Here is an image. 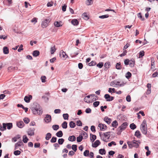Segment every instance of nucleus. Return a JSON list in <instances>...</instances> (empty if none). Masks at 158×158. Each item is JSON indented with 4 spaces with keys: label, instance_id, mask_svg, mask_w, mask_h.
<instances>
[{
    "label": "nucleus",
    "instance_id": "nucleus-7",
    "mask_svg": "<svg viewBox=\"0 0 158 158\" xmlns=\"http://www.w3.org/2000/svg\"><path fill=\"white\" fill-rule=\"evenodd\" d=\"M60 57L65 59L68 57V55L66 54L65 52L63 50H61L60 53Z\"/></svg>",
    "mask_w": 158,
    "mask_h": 158
},
{
    "label": "nucleus",
    "instance_id": "nucleus-63",
    "mask_svg": "<svg viewBox=\"0 0 158 158\" xmlns=\"http://www.w3.org/2000/svg\"><path fill=\"white\" fill-rule=\"evenodd\" d=\"M103 65V63L102 62L99 63L97 65V66L99 68H101L102 67Z\"/></svg>",
    "mask_w": 158,
    "mask_h": 158
},
{
    "label": "nucleus",
    "instance_id": "nucleus-35",
    "mask_svg": "<svg viewBox=\"0 0 158 158\" xmlns=\"http://www.w3.org/2000/svg\"><path fill=\"white\" fill-rule=\"evenodd\" d=\"M135 135L137 138H139L141 135L140 131H136L135 133Z\"/></svg>",
    "mask_w": 158,
    "mask_h": 158
},
{
    "label": "nucleus",
    "instance_id": "nucleus-32",
    "mask_svg": "<svg viewBox=\"0 0 158 158\" xmlns=\"http://www.w3.org/2000/svg\"><path fill=\"white\" fill-rule=\"evenodd\" d=\"M28 140L27 137L26 135H24L23 136V141L24 143H27Z\"/></svg>",
    "mask_w": 158,
    "mask_h": 158
},
{
    "label": "nucleus",
    "instance_id": "nucleus-52",
    "mask_svg": "<svg viewBox=\"0 0 158 158\" xmlns=\"http://www.w3.org/2000/svg\"><path fill=\"white\" fill-rule=\"evenodd\" d=\"M130 62V60L128 59H126L124 60V63L125 65H127L129 64V63Z\"/></svg>",
    "mask_w": 158,
    "mask_h": 158
},
{
    "label": "nucleus",
    "instance_id": "nucleus-12",
    "mask_svg": "<svg viewBox=\"0 0 158 158\" xmlns=\"http://www.w3.org/2000/svg\"><path fill=\"white\" fill-rule=\"evenodd\" d=\"M24 123L22 121H20L16 122V125L19 128H22L24 126Z\"/></svg>",
    "mask_w": 158,
    "mask_h": 158
},
{
    "label": "nucleus",
    "instance_id": "nucleus-15",
    "mask_svg": "<svg viewBox=\"0 0 158 158\" xmlns=\"http://www.w3.org/2000/svg\"><path fill=\"white\" fill-rule=\"evenodd\" d=\"M62 22L61 21H60V22L56 21L54 23V25L56 27H59L62 26Z\"/></svg>",
    "mask_w": 158,
    "mask_h": 158
},
{
    "label": "nucleus",
    "instance_id": "nucleus-18",
    "mask_svg": "<svg viewBox=\"0 0 158 158\" xmlns=\"http://www.w3.org/2000/svg\"><path fill=\"white\" fill-rule=\"evenodd\" d=\"M71 23L73 25H77L79 24V22L77 19H73L71 22Z\"/></svg>",
    "mask_w": 158,
    "mask_h": 158
},
{
    "label": "nucleus",
    "instance_id": "nucleus-45",
    "mask_svg": "<svg viewBox=\"0 0 158 158\" xmlns=\"http://www.w3.org/2000/svg\"><path fill=\"white\" fill-rule=\"evenodd\" d=\"M77 145L75 144H73L72 145L71 148L72 150L74 152H76L77 150Z\"/></svg>",
    "mask_w": 158,
    "mask_h": 158
},
{
    "label": "nucleus",
    "instance_id": "nucleus-14",
    "mask_svg": "<svg viewBox=\"0 0 158 158\" xmlns=\"http://www.w3.org/2000/svg\"><path fill=\"white\" fill-rule=\"evenodd\" d=\"M35 130L34 128L29 129L27 132L28 135L31 136L34 135Z\"/></svg>",
    "mask_w": 158,
    "mask_h": 158
},
{
    "label": "nucleus",
    "instance_id": "nucleus-51",
    "mask_svg": "<svg viewBox=\"0 0 158 158\" xmlns=\"http://www.w3.org/2000/svg\"><path fill=\"white\" fill-rule=\"evenodd\" d=\"M99 101H96L93 103V105L94 107H96L99 105Z\"/></svg>",
    "mask_w": 158,
    "mask_h": 158
},
{
    "label": "nucleus",
    "instance_id": "nucleus-29",
    "mask_svg": "<svg viewBox=\"0 0 158 158\" xmlns=\"http://www.w3.org/2000/svg\"><path fill=\"white\" fill-rule=\"evenodd\" d=\"M51 137L52 134L50 133H48L46 134L45 139L47 140H48L51 138Z\"/></svg>",
    "mask_w": 158,
    "mask_h": 158
},
{
    "label": "nucleus",
    "instance_id": "nucleus-62",
    "mask_svg": "<svg viewBox=\"0 0 158 158\" xmlns=\"http://www.w3.org/2000/svg\"><path fill=\"white\" fill-rule=\"evenodd\" d=\"M108 92L109 93H111L112 92L113 93H115V89L114 88H109L108 90Z\"/></svg>",
    "mask_w": 158,
    "mask_h": 158
},
{
    "label": "nucleus",
    "instance_id": "nucleus-64",
    "mask_svg": "<svg viewBox=\"0 0 158 158\" xmlns=\"http://www.w3.org/2000/svg\"><path fill=\"white\" fill-rule=\"evenodd\" d=\"M41 81L42 82L44 83L45 82V79H46V77L45 76H42L41 77Z\"/></svg>",
    "mask_w": 158,
    "mask_h": 158
},
{
    "label": "nucleus",
    "instance_id": "nucleus-55",
    "mask_svg": "<svg viewBox=\"0 0 158 158\" xmlns=\"http://www.w3.org/2000/svg\"><path fill=\"white\" fill-rule=\"evenodd\" d=\"M139 57L141 58L143 56H144V52L143 51H140L139 53Z\"/></svg>",
    "mask_w": 158,
    "mask_h": 158
},
{
    "label": "nucleus",
    "instance_id": "nucleus-61",
    "mask_svg": "<svg viewBox=\"0 0 158 158\" xmlns=\"http://www.w3.org/2000/svg\"><path fill=\"white\" fill-rule=\"evenodd\" d=\"M42 98L44 99L45 102H47L48 101L49 98L46 96H44L42 97Z\"/></svg>",
    "mask_w": 158,
    "mask_h": 158
},
{
    "label": "nucleus",
    "instance_id": "nucleus-50",
    "mask_svg": "<svg viewBox=\"0 0 158 158\" xmlns=\"http://www.w3.org/2000/svg\"><path fill=\"white\" fill-rule=\"evenodd\" d=\"M89 154V151L88 150H85L84 152V155L85 156H87Z\"/></svg>",
    "mask_w": 158,
    "mask_h": 158
},
{
    "label": "nucleus",
    "instance_id": "nucleus-20",
    "mask_svg": "<svg viewBox=\"0 0 158 158\" xmlns=\"http://www.w3.org/2000/svg\"><path fill=\"white\" fill-rule=\"evenodd\" d=\"M90 139L92 142H93L96 139V135H93L92 134H90Z\"/></svg>",
    "mask_w": 158,
    "mask_h": 158
},
{
    "label": "nucleus",
    "instance_id": "nucleus-34",
    "mask_svg": "<svg viewBox=\"0 0 158 158\" xmlns=\"http://www.w3.org/2000/svg\"><path fill=\"white\" fill-rule=\"evenodd\" d=\"M69 125L70 127L71 128H73L76 126L75 123L73 121L70 122Z\"/></svg>",
    "mask_w": 158,
    "mask_h": 158
},
{
    "label": "nucleus",
    "instance_id": "nucleus-8",
    "mask_svg": "<svg viewBox=\"0 0 158 158\" xmlns=\"http://www.w3.org/2000/svg\"><path fill=\"white\" fill-rule=\"evenodd\" d=\"M45 121L47 123H48L51 122V116L48 114H47L46 115V117L44 119Z\"/></svg>",
    "mask_w": 158,
    "mask_h": 158
},
{
    "label": "nucleus",
    "instance_id": "nucleus-22",
    "mask_svg": "<svg viewBox=\"0 0 158 158\" xmlns=\"http://www.w3.org/2000/svg\"><path fill=\"white\" fill-rule=\"evenodd\" d=\"M104 120L107 124H110V123L111 119L107 117H105L104 119Z\"/></svg>",
    "mask_w": 158,
    "mask_h": 158
},
{
    "label": "nucleus",
    "instance_id": "nucleus-16",
    "mask_svg": "<svg viewBox=\"0 0 158 158\" xmlns=\"http://www.w3.org/2000/svg\"><path fill=\"white\" fill-rule=\"evenodd\" d=\"M23 143L21 140L18 141L17 143H16L15 144V149H17L18 146H21L22 145H23Z\"/></svg>",
    "mask_w": 158,
    "mask_h": 158
},
{
    "label": "nucleus",
    "instance_id": "nucleus-1",
    "mask_svg": "<svg viewBox=\"0 0 158 158\" xmlns=\"http://www.w3.org/2000/svg\"><path fill=\"white\" fill-rule=\"evenodd\" d=\"M31 110L33 113L35 114L40 115L43 113L41 107L39 104L37 103H36L34 107L31 108Z\"/></svg>",
    "mask_w": 158,
    "mask_h": 158
},
{
    "label": "nucleus",
    "instance_id": "nucleus-33",
    "mask_svg": "<svg viewBox=\"0 0 158 158\" xmlns=\"http://www.w3.org/2000/svg\"><path fill=\"white\" fill-rule=\"evenodd\" d=\"M61 125L63 128L64 129H66L67 127V123L66 121H64L62 124Z\"/></svg>",
    "mask_w": 158,
    "mask_h": 158
},
{
    "label": "nucleus",
    "instance_id": "nucleus-21",
    "mask_svg": "<svg viewBox=\"0 0 158 158\" xmlns=\"http://www.w3.org/2000/svg\"><path fill=\"white\" fill-rule=\"evenodd\" d=\"M40 53L38 50H35L33 52L32 55L33 56L35 57H36L39 56Z\"/></svg>",
    "mask_w": 158,
    "mask_h": 158
},
{
    "label": "nucleus",
    "instance_id": "nucleus-26",
    "mask_svg": "<svg viewBox=\"0 0 158 158\" xmlns=\"http://www.w3.org/2000/svg\"><path fill=\"white\" fill-rule=\"evenodd\" d=\"M56 135L58 137H61L62 136L63 134L62 131H60L56 133Z\"/></svg>",
    "mask_w": 158,
    "mask_h": 158
},
{
    "label": "nucleus",
    "instance_id": "nucleus-17",
    "mask_svg": "<svg viewBox=\"0 0 158 158\" xmlns=\"http://www.w3.org/2000/svg\"><path fill=\"white\" fill-rule=\"evenodd\" d=\"M6 128L7 127V129L8 130L10 129L13 127V125L12 123H5Z\"/></svg>",
    "mask_w": 158,
    "mask_h": 158
},
{
    "label": "nucleus",
    "instance_id": "nucleus-58",
    "mask_svg": "<svg viewBox=\"0 0 158 158\" xmlns=\"http://www.w3.org/2000/svg\"><path fill=\"white\" fill-rule=\"evenodd\" d=\"M21 153V152L19 150H16L14 151V154L16 156L19 155Z\"/></svg>",
    "mask_w": 158,
    "mask_h": 158
},
{
    "label": "nucleus",
    "instance_id": "nucleus-46",
    "mask_svg": "<svg viewBox=\"0 0 158 158\" xmlns=\"http://www.w3.org/2000/svg\"><path fill=\"white\" fill-rule=\"evenodd\" d=\"M63 116L64 120H68V119L69 115L68 114H63Z\"/></svg>",
    "mask_w": 158,
    "mask_h": 158
},
{
    "label": "nucleus",
    "instance_id": "nucleus-30",
    "mask_svg": "<svg viewBox=\"0 0 158 158\" xmlns=\"http://www.w3.org/2000/svg\"><path fill=\"white\" fill-rule=\"evenodd\" d=\"M116 68L117 69L120 70L122 69L121 63L119 62L116 64Z\"/></svg>",
    "mask_w": 158,
    "mask_h": 158
},
{
    "label": "nucleus",
    "instance_id": "nucleus-25",
    "mask_svg": "<svg viewBox=\"0 0 158 158\" xmlns=\"http://www.w3.org/2000/svg\"><path fill=\"white\" fill-rule=\"evenodd\" d=\"M17 106L18 107H20L21 108H23V109L25 111V112H27V111H28V108H27V107H24L23 105H22V104H18L17 105Z\"/></svg>",
    "mask_w": 158,
    "mask_h": 158
},
{
    "label": "nucleus",
    "instance_id": "nucleus-40",
    "mask_svg": "<svg viewBox=\"0 0 158 158\" xmlns=\"http://www.w3.org/2000/svg\"><path fill=\"white\" fill-rule=\"evenodd\" d=\"M64 141V140L63 139H59L58 140V143L60 145H62L63 144Z\"/></svg>",
    "mask_w": 158,
    "mask_h": 158
},
{
    "label": "nucleus",
    "instance_id": "nucleus-53",
    "mask_svg": "<svg viewBox=\"0 0 158 158\" xmlns=\"http://www.w3.org/2000/svg\"><path fill=\"white\" fill-rule=\"evenodd\" d=\"M138 16L143 21L144 20V18L142 16L141 13H139L138 14Z\"/></svg>",
    "mask_w": 158,
    "mask_h": 158
},
{
    "label": "nucleus",
    "instance_id": "nucleus-48",
    "mask_svg": "<svg viewBox=\"0 0 158 158\" xmlns=\"http://www.w3.org/2000/svg\"><path fill=\"white\" fill-rule=\"evenodd\" d=\"M57 138L56 137H52L51 139L50 142L52 143H55L56 142Z\"/></svg>",
    "mask_w": 158,
    "mask_h": 158
},
{
    "label": "nucleus",
    "instance_id": "nucleus-36",
    "mask_svg": "<svg viewBox=\"0 0 158 158\" xmlns=\"http://www.w3.org/2000/svg\"><path fill=\"white\" fill-rule=\"evenodd\" d=\"M99 153L101 155L105 154L106 151L104 149H100L99 150Z\"/></svg>",
    "mask_w": 158,
    "mask_h": 158
},
{
    "label": "nucleus",
    "instance_id": "nucleus-56",
    "mask_svg": "<svg viewBox=\"0 0 158 158\" xmlns=\"http://www.w3.org/2000/svg\"><path fill=\"white\" fill-rule=\"evenodd\" d=\"M140 126L147 127L146 121L145 120L143 121Z\"/></svg>",
    "mask_w": 158,
    "mask_h": 158
},
{
    "label": "nucleus",
    "instance_id": "nucleus-59",
    "mask_svg": "<svg viewBox=\"0 0 158 158\" xmlns=\"http://www.w3.org/2000/svg\"><path fill=\"white\" fill-rule=\"evenodd\" d=\"M126 101L128 102H130L131 101V96L130 95H128L126 97Z\"/></svg>",
    "mask_w": 158,
    "mask_h": 158
},
{
    "label": "nucleus",
    "instance_id": "nucleus-3",
    "mask_svg": "<svg viewBox=\"0 0 158 158\" xmlns=\"http://www.w3.org/2000/svg\"><path fill=\"white\" fill-rule=\"evenodd\" d=\"M112 133V132L109 131L104 133V137L105 138H107V139H105L104 137H102V140L104 142H107L108 141L107 139L108 140L109 139Z\"/></svg>",
    "mask_w": 158,
    "mask_h": 158
},
{
    "label": "nucleus",
    "instance_id": "nucleus-23",
    "mask_svg": "<svg viewBox=\"0 0 158 158\" xmlns=\"http://www.w3.org/2000/svg\"><path fill=\"white\" fill-rule=\"evenodd\" d=\"M76 137L74 135L69 136L68 138V140L70 141L73 142L75 140Z\"/></svg>",
    "mask_w": 158,
    "mask_h": 158
},
{
    "label": "nucleus",
    "instance_id": "nucleus-27",
    "mask_svg": "<svg viewBox=\"0 0 158 158\" xmlns=\"http://www.w3.org/2000/svg\"><path fill=\"white\" fill-rule=\"evenodd\" d=\"M3 53L4 54H7L9 53V50L6 47H4L3 48Z\"/></svg>",
    "mask_w": 158,
    "mask_h": 158
},
{
    "label": "nucleus",
    "instance_id": "nucleus-47",
    "mask_svg": "<svg viewBox=\"0 0 158 158\" xmlns=\"http://www.w3.org/2000/svg\"><path fill=\"white\" fill-rule=\"evenodd\" d=\"M109 15H101L99 16V18L102 19H104L105 18H107L109 17Z\"/></svg>",
    "mask_w": 158,
    "mask_h": 158
},
{
    "label": "nucleus",
    "instance_id": "nucleus-4",
    "mask_svg": "<svg viewBox=\"0 0 158 158\" xmlns=\"http://www.w3.org/2000/svg\"><path fill=\"white\" fill-rule=\"evenodd\" d=\"M128 125V123L127 122H124L123 123L121 126L118 128V130L119 132H121L123 130H124L126 128Z\"/></svg>",
    "mask_w": 158,
    "mask_h": 158
},
{
    "label": "nucleus",
    "instance_id": "nucleus-41",
    "mask_svg": "<svg viewBox=\"0 0 158 158\" xmlns=\"http://www.w3.org/2000/svg\"><path fill=\"white\" fill-rule=\"evenodd\" d=\"M2 125L3 127L0 126V130L1 131H4L6 130V128L5 126V125H6V124H5V123H3L2 124Z\"/></svg>",
    "mask_w": 158,
    "mask_h": 158
},
{
    "label": "nucleus",
    "instance_id": "nucleus-2",
    "mask_svg": "<svg viewBox=\"0 0 158 158\" xmlns=\"http://www.w3.org/2000/svg\"><path fill=\"white\" fill-rule=\"evenodd\" d=\"M51 21V19L49 17H48L44 19L41 23V26L43 28L47 27L49 24V23Z\"/></svg>",
    "mask_w": 158,
    "mask_h": 158
},
{
    "label": "nucleus",
    "instance_id": "nucleus-24",
    "mask_svg": "<svg viewBox=\"0 0 158 158\" xmlns=\"http://www.w3.org/2000/svg\"><path fill=\"white\" fill-rule=\"evenodd\" d=\"M138 141L134 140L133 141V147L135 148H138L139 146V144L137 143Z\"/></svg>",
    "mask_w": 158,
    "mask_h": 158
},
{
    "label": "nucleus",
    "instance_id": "nucleus-11",
    "mask_svg": "<svg viewBox=\"0 0 158 158\" xmlns=\"http://www.w3.org/2000/svg\"><path fill=\"white\" fill-rule=\"evenodd\" d=\"M140 130L142 133L144 135H146L147 133V127L140 126Z\"/></svg>",
    "mask_w": 158,
    "mask_h": 158
},
{
    "label": "nucleus",
    "instance_id": "nucleus-57",
    "mask_svg": "<svg viewBox=\"0 0 158 158\" xmlns=\"http://www.w3.org/2000/svg\"><path fill=\"white\" fill-rule=\"evenodd\" d=\"M93 3V1L92 0H87L86 4L87 5H90Z\"/></svg>",
    "mask_w": 158,
    "mask_h": 158
},
{
    "label": "nucleus",
    "instance_id": "nucleus-10",
    "mask_svg": "<svg viewBox=\"0 0 158 158\" xmlns=\"http://www.w3.org/2000/svg\"><path fill=\"white\" fill-rule=\"evenodd\" d=\"M32 96L31 95L25 96L24 98V100L26 102L29 103L30 102L31 100L32 99Z\"/></svg>",
    "mask_w": 158,
    "mask_h": 158
},
{
    "label": "nucleus",
    "instance_id": "nucleus-49",
    "mask_svg": "<svg viewBox=\"0 0 158 158\" xmlns=\"http://www.w3.org/2000/svg\"><path fill=\"white\" fill-rule=\"evenodd\" d=\"M96 64V63L95 61H92L88 64V65L89 66H93L95 65Z\"/></svg>",
    "mask_w": 158,
    "mask_h": 158
},
{
    "label": "nucleus",
    "instance_id": "nucleus-42",
    "mask_svg": "<svg viewBox=\"0 0 158 158\" xmlns=\"http://www.w3.org/2000/svg\"><path fill=\"white\" fill-rule=\"evenodd\" d=\"M130 127L131 129L134 130L136 128V126L134 123H132L130 125Z\"/></svg>",
    "mask_w": 158,
    "mask_h": 158
},
{
    "label": "nucleus",
    "instance_id": "nucleus-9",
    "mask_svg": "<svg viewBox=\"0 0 158 158\" xmlns=\"http://www.w3.org/2000/svg\"><path fill=\"white\" fill-rule=\"evenodd\" d=\"M98 127H100V130L102 131H105L107 128L106 125L102 123H99L98 125Z\"/></svg>",
    "mask_w": 158,
    "mask_h": 158
},
{
    "label": "nucleus",
    "instance_id": "nucleus-44",
    "mask_svg": "<svg viewBox=\"0 0 158 158\" xmlns=\"http://www.w3.org/2000/svg\"><path fill=\"white\" fill-rule=\"evenodd\" d=\"M110 66V62H107L106 63L104 64V67L106 69H108Z\"/></svg>",
    "mask_w": 158,
    "mask_h": 158
},
{
    "label": "nucleus",
    "instance_id": "nucleus-28",
    "mask_svg": "<svg viewBox=\"0 0 158 158\" xmlns=\"http://www.w3.org/2000/svg\"><path fill=\"white\" fill-rule=\"evenodd\" d=\"M56 50V49L55 48V45H54L53 47H51L50 48L51 54H54Z\"/></svg>",
    "mask_w": 158,
    "mask_h": 158
},
{
    "label": "nucleus",
    "instance_id": "nucleus-39",
    "mask_svg": "<svg viewBox=\"0 0 158 158\" xmlns=\"http://www.w3.org/2000/svg\"><path fill=\"white\" fill-rule=\"evenodd\" d=\"M83 139L82 136L80 135L77 138V142H81Z\"/></svg>",
    "mask_w": 158,
    "mask_h": 158
},
{
    "label": "nucleus",
    "instance_id": "nucleus-31",
    "mask_svg": "<svg viewBox=\"0 0 158 158\" xmlns=\"http://www.w3.org/2000/svg\"><path fill=\"white\" fill-rule=\"evenodd\" d=\"M131 73L129 72H128L126 74V75H125V77H126L127 79H129L131 77Z\"/></svg>",
    "mask_w": 158,
    "mask_h": 158
},
{
    "label": "nucleus",
    "instance_id": "nucleus-37",
    "mask_svg": "<svg viewBox=\"0 0 158 158\" xmlns=\"http://www.w3.org/2000/svg\"><path fill=\"white\" fill-rule=\"evenodd\" d=\"M118 125V123L117 121L114 120L111 124V125L113 127H116Z\"/></svg>",
    "mask_w": 158,
    "mask_h": 158
},
{
    "label": "nucleus",
    "instance_id": "nucleus-6",
    "mask_svg": "<svg viewBox=\"0 0 158 158\" xmlns=\"http://www.w3.org/2000/svg\"><path fill=\"white\" fill-rule=\"evenodd\" d=\"M119 83L120 82L119 81L116 82L113 81L111 82V84L112 85V86L114 87H118L123 86V85L119 84Z\"/></svg>",
    "mask_w": 158,
    "mask_h": 158
},
{
    "label": "nucleus",
    "instance_id": "nucleus-60",
    "mask_svg": "<svg viewBox=\"0 0 158 158\" xmlns=\"http://www.w3.org/2000/svg\"><path fill=\"white\" fill-rule=\"evenodd\" d=\"M24 123H26V124L28 123L29 122L30 120L28 118H24L23 119Z\"/></svg>",
    "mask_w": 158,
    "mask_h": 158
},
{
    "label": "nucleus",
    "instance_id": "nucleus-19",
    "mask_svg": "<svg viewBox=\"0 0 158 158\" xmlns=\"http://www.w3.org/2000/svg\"><path fill=\"white\" fill-rule=\"evenodd\" d=\"M135 63V60L133 59H131L130 60V62L129 63L130 66L131 67H133L134 66Z\"/></svg>",
    "mask_w": 158,
    "mask_h": 158
},
{
    "label": "nucleus",
    "instance_id": "nucleus-13",
    "mask_svg": "<svg viewBox=\"0 0 158 158\" xmlns=\"http://www.w3.org/2000/svg\"><path fill=\"white\" fill-rule=\"evenodd\" d=\"M101 143V142L98 140H97L92 144V146L93 148H96Z\"/></svg>",
    "mask_w": 158,
    "mask_h": 158
},
{
    "label": "nucleus",
    "instance_id": "nucleus-5",
    "mask_svg": "<svg viewBox=\"0 0 158 158\" xmlns=\"http://www.w3.org/2000/svg\"><path fill=\"white\" fill-rule=\"evenodd\" d=\"M104 97L106 99V101L108 102L112 101L114 99V97L110 96L109 94H105Z\"/></svg>",
    "mask_w": 158,
    "mask_h": 158
},
{
    "label": "nucleus",
    "instance_id": "nucleus-38",
    "mask_svg": "<svg viewBox=\"0 0 158 158\" xmlns=\"http://www.w3.org/2000/svg\"><path fill=\"white\" fill-rule=\"evenodd\" d=\"M127 143L128 145V147L129 148H132L133 147V141H132L131 142L130 141H128L127 142Z\"/></svg>",
    "mask_w": 158,
    "mask_h": 158
},
{
    "label": "nucleus",
    "instance_id": "nucleus-54",
    "mask_svg": "<svg viewBox=\"0 0 158 158\" xmlns=\"http://www.w3.org/2000/svg\"><path fill=\"white\" fill-rule=\"evenodd\" d=\"M112 145H113L114 146L116 145V143L114 141H112L111 142L109 143L108 144V146L110 147L112 146Z\"/></svg>",
    "mask_w": 158,
    "mask_h": 158
},
{
    "label": "nucleus",
    "instance_id": "nucleus-43",
    "mask_svg": "<svg viewBox=\"0 0 158 158\" xmlns=\"http://www.w3.org/2000/svg\"><path fill=\"white\" fill-rule=\"evenodd\" d=\"M52 129L55 131L57 130L59 128V126L58 125H55L52 126Z\"/></svg>",
    "mask_w": 158,
    "mask_h": 158
}]
</instances>
